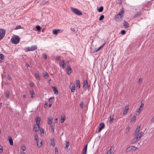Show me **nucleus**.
Wrapping results in <instances>:
<instances>
[{"instance_id": "f257e3e1", "label": "nucleus", "mask_w": 154, "mask_h": 154, "mask_svg": "<svg viewBox=\"0 0 154 154\" xmlns=\"http://www.w3.org/2000/svg\"><path fill=\"white\" fill-rule=\"evenodd\" d=\"M11 40L14 44H17L19 42L20 38L18 36H14L11 38Z\"/></svg>"}, {"instance_id": "f03ea898", "label": "nucleus", "mask_w": 154, "mask_h": 154, "mask_svg": "<svg viewBox=\"0 0 154 154\" xmlns=\"http://www.w3.org/2000/svg\"><path fill=\"white\" fill-rule=\"evenodd\" d=\"M71 9L72 11L76 15L81 16L82 14V13L79 10L74 8H71Z\"/></svg>"}, {"instance_id": "7ed1b4c3", "label": "nucleus", "mask_w": 154, "mask_h": 154, "mask_svg": "<svg viewBox=\"0 0 154 154\" xmlns=\"http://www.w3.org/2000/svg\"><path fill=\"white\" fill-rule=\"evenodd\" d=\"M134 137L133 139V141L134 142H136L140 140L141 137L140 135V134H138V133H137L134 134Z\"/></svg>"}, {"instance_id": "20e7f679", "label": "nucleus", "mask_w": 154, "mask_h": 154, "mask_svg": "<svg viewBox=\"0 0 154 154\" xmlns=\"http://www.w3.org/2000/svg\"><path fill=\"white\" fill-rule=\"evenodd\" d=\"M53 33L54 35H56L58 33H61L62 32L63 30L60 29H53Z\"/></svg>"}, {"instance_id": "39448f33", "label": "nucleus", "mask_w": 154, "mask_h": 154, "mask_svg": "<svg viewBox=\"0 0 154 154\" xmlns=\"http://www.w3.org/2000/svg\"><path fill=\"white\" fill-rule=\"evenodd\" d=\"M5 31L3 29H0V40L2 39L5 34Z\"/></svg>"}, {"instance_id": "423d86ee", "label": "nucleus", "mask_w": 154, "mask_h": 154, "mask_svg": "<svg viewBox=\"0 0 154 154\" xmlns=\"http://www.w3.org/2000/svg\"><path fill=\"white\" fill-rule=\"evenodd\" d=\"M105 127V125L103 123H101L99 124L98 125V133L100 132L101 130L103 128Z\"/></svg>"}, {"instance_id": "0eeeda50", "label": "nucleus", "mask_w": 154, "mask_h": 154, "mask_svg": "<svg viewBox=\"0 0 154 154\" xmlns=\"http://www.w3.org/2000/svg\"><path fill=\"white\" fill-rule=\"evenodd\" d=\"M83 87L85 89H86L87 88L89 89L90 88L89 85H88L87 80L84 81L83 82Z\"/></svg>"}, {"instance_id": "6e6552de", "label": "nucleus", "mask_w": 154, "mask_h": 154, "mask_svg": "<svg viewBox=\"0 0 154 154\" xmlns=\"http://www.w3.org/2000/svg\"><path fill=\"white\" fill-rule=\"evenodd\" d=\"M67 73L68 75H69L72 73V69L69 66H67L66 68Z\"/></svg>"}, {"instance_id": "1a4fd4ad", "label": "nucleus", "mask_w": 154, "mask_h": 154, "mask_svg": "<svg viewBox=\"0 0 154 154\" xmlns=\"http://www.w3.org/2000/svg\"><path fill=\"white\" fill-rule=\"evenodd\" d=\"M40 129V125L38 124H35L34 127V130L35 132L38 131Z\"/></svg>"}, {"instance_id": "9d476101", "label": "nucleus", "mask_w": 154, "mask_h": 154, "mask_svg": "<svg viewBox=\"0 0 154 154\" xmlns=\"http://www.w3.org/2000/svg\"><path fill=\"white\" fill-rule=\"evenodd\" d=\"M60 64L63 69H64L65 68L66 66V64L64 60L62 61H60Z\"/></svg>"}, {"instance_id": "9b49d317", "label": "nucleus", "mask_w": 154, "mask_h": 154, "mask_svg": "<svg viewBox=\"0 0 154 154\" xmlns=\"http://www.w3.org/2000/svg\"><path fill=\"white\" fill-rule=\"evenodd\" d=\"M37 146L38 147L40 148L42 146V142L41 139H39V140L36 142Z\"/></svg>"}, {"instance_id": "f8f14e48", "label": "nucleus", "mask_w": 154, "mask_h": 154, "mask_svg": "<svg viewBox=\"0 0 154 154\" xmlns=\"http://www.w3.org/2000/svg\"><path fill=\"white\" fill-rule=\"evenodd\" d=\"M129 106H127L125 107V108L124 111L123 112V114L124 115H126L127 114L128 111V110L129 109Z\"/></svg>"}, {"instance_id": "ddd939ff", "label": "nucleus", "mask_w": 154, "mask_h": 154, "mask_svg": "<svg viewBox=\"0 0 154 154\" xmlns=\"http://www.w3.org/2000/svg\"><path fill=\"white\" fill-rule=\"evenodd\" d=\"M35 122L36 123V124L39 125L41 121V118L40 117H37L35 119Z\"/></svg>"}, {"instance_id": "4468645a", "label": "nucleus", "mask_w": 154, "mask_h": 154, "mask_svg": "<svg viewBox=\"0 0 154 154\" xmlns=\"http://www.w3.org/2000/svg\"><path fill=\"white\" fill-rule=\"evenodd\" d=\"M52 88L53 90L54 94L56 95H57L58 94V91L57 88L55 87L52 86Z\"/></svg>"}, {"instance_id": "2eb2a0df", "label": "nucleus", "mask_w": 154, "mask_h": 154, "mask_svg": "<svg viewBox=\"0 0 154 154\" xmlns=\"http://www.w3.org/2000/svg\"><path fill=\"white\" fill-rule=\"evenodd\" d=\"M122 17L117 14L116 16L115 19L117 21H119L121 20Z\"/></svg>"}, {"instance_id": "dca6fc26", "label": "nucleus", "mask_w": 154, "mask_h": 154, "mask_svg": "<svg viewBox=\"0 0 154 154\" xmlns=\"http://www.w3.org/2000/svg\"><path fill=\"white\" fill-rule=\"evenodd\" d=\"M76 85L77 88H80V82L79 80H76Z\"/></svg>"}, {"instance_id": "f3484780", "label": "nucleus", "mask_w": 154, "mask_h": 154, "mask_svg": "<svg viewBox=\"0 0 154 154\" xmlns=\"http://www.w3.org/2000/svg\"><path fill=\"white\" fill-rule=\"evenodd\" d=\"M88 144L85 145L83 151V154H86L87 151V148Z\"/></svg>"}, {"instance_id": "a211bd4d", "label": "nucleus", "mask_w": 154, "mask_h": 154, "mask_svg": "<svg viewBox=\"0 0 154 154\" xmlns=\"http://www.w3.org/2000/svg\"><path fill=\"white\" fill-rule=\"evenodd\" d=\"M66 119V116L65 115L61 116V117L60 122L61 123H63Z\"/></svg>"}, {"instance_id": "6ab92c4d", "label": "nucleus", "mask_w": 154, "mask_h": 154, "mask_svg": "<svg viewBox=\"0 0 154 154\" xmlns=\"http://www.w3.org/2000/svg\"><path fill=\"white\" fill-rule=\"evenodd\" d=\"M140 126H137V128H136L134 134L138 133V132H139V131L140 130Z\"/></svg>"}, {"instance_id": "aec40b11", "label": "nucleus", "mask_w": 154, "mask_h": 154, "mask_svg": "<svg viewBox=\"0 0 154 154\" xmlns=\"http://www.w3.org/2000/svg\"><path fill=\"white\" fill-rule=\"evenodd\" d=\"M53 119L52 117L49 118L48 119V123L49 125H51Z\"/></svg>"}, {"instance_id": "412c9836", "label": "nucleus", "mask_w": 154, "mask_h": 154, "mask_svg": "<svg viewBox=\"0 0 154 154\" xmlns=\"http://www.w3.org/2000/svg\"><path fill=\"white\" fill-rule=\"evenodd\" d=\"M31 49L30 50H31V51H34L37 49V47L35 45H33L30 47Z\"/></svg>"}, {"instance_id": "4be33fe9", "label": "nucleus", "mask_w": 154, "mask_h": 154, "mask_svg": "<svg viewBox=\"0 0 154 154\" xmlns=\"http://www.w3.org/2000/svg\"><path fill=\"white\" fill-rule=\"evenodd\" d=\"M123 25L124 26H125V28L128 27L129 26V24L128 23H127L126 21H124V23H123Z\"/></svg>"}, {"instance_id": "5701e85b", "label": "nucleus", "mask_w": 154, "mask_h": 154, "mask_svg": "<svg viewBox=\"0 0 154 154\" xmlns=\"http://www.w3.org/2000/svg\"><path fill=\"white\" fill-rule=\"evenodd\" d=\"M75 89V85H73L71 88V90L72 92L74 93Z\"/></svg>"}, {"instance_id": "b1692460", "label": "nucleus", "mask_w": 154, "mask_h": 154, "mask_svg": "<svg viewBox=\"0 0 154 154\" xmlns=\"http://www.w3.org/2000/svg\"><path fill=\"white\" fill-rule=\"evenodd\" d=\"M30 94L31 95V97L33 98L34 97L33 95L35 94L33 90H30L29 91Z\"/></svg>"}, {"instance_id": "393cba45", "label": "nucleus", "mask_w": 154, "mask_h": 154, "mask_svg": "<svg viewBox=\"0 0 154 154\" xmlns=\"http://www.w3.org/2000/svg\"><path fill=\"white\" fill-rule=\"evenodd\" d=\"M51 144L53 146H55V143L54 140V139H51Z\"/></svg>"}, {"instance_id": "a878e982", "label": "nucleus", "mask_w": 154, "mask_h": 154, "mask_svg": "<svg viewBox=\"0 0 154 154\" xmlns=\"http://www.w3.org/2000/svg\"><path fill=\"white\" fill-rule=\"evenodd\" d=\"M9 141L10 144L11 146H13V140L12 138L11 137H9Z\"/></svg>"}, {"instance_id": "bb28decb", "label": "nucleus", "mask_w": 154, "mask_h": 154, "mask_svg": "<svg viewBox=\"0 0 154 154\" xmlns=\"http://www.w3.org/2000/svg\"><path fill=\"white\" fill-rule=\"evenodd\" d=\"M34 76L35 78L39 80L40 79L39 75L38 73H36L34 74Z\"/></svg>"}, {"instance_id": "cd10ccee", "label": "nucleus", "mask_w": 154, "mask_h": 154, "mask_svg": "<svg viewBox=\"0 0 154 154\" xmlns=\"http://www.w3.org/2000/svg\"><path fill=\"white\" fill-rule=\"evenodd\" d=\"M43 76L45 79H47L48 77V75L47 72H45L43 74Z\"/></svg>"}, {"instance_id": "c85d7f7f", "label": "nucleus", "mask_w": 154, "mask_h": 154, "mask_svg": "<svg viewBox=\"0 0 154 154\" xmlns=\"http://www.w3.org/2000/svg\"><path fill=\"white\" fill-rule=\"evenodd\" d=\"M51 131L52 132H54V128L55 127V124L51 125Z\"/></svg>"}, {"instance_id": "c756f323", "label": "nucleus", "mask_w": 154, "mask_h": 154, "mask_svg": "<svg viewBox=\"0 0 154 154\" xmlns=\"http://www.w3.org/2000/svg\"><path fill=\"white\" fill-rule=\"evenodd\" d=\"M5 96L6 97L8 98L9 97L10 93L8 91H6L5 93Z\"/></svg>"}, {"instance_id": "7c9ffc66", "label": "nucleus", "mask_w": 154, "mask_h": 154, "mask_svg": "<svg viewBox=\"0 0 154 154\" xmlns=\"http://www.w3.org/2000/svg\"><path fill=\"white\" fill-rule=\"evenodd\" d=\"M141 12H137L134 15V17L135 18H136L138 16H140L141 15Z\"/></svg>"}, {"instance_id": "2f4dec72", "label": "nucleus", "mask_w": 154, "mask_h": 154, "mask_svg": "<svg viewBox=\"0 0 154 154\" xmlns=\"http://www.w3.org/2000/svg\"><path fill=\"white\" fill-rule=\"evenodd\" d=\"M34 139L36 142L39 140V139H38V136L37 134L35 135L34 136Z\"/></svg>"}, {"instance_id": "473e14b6", "label": "nucleus", "mask_w": 154, "mask_h": 154, "mask_svg": "<svg viewBox=\"0 0 154 154\" xmlns=\"http://www.w3.org/2000/svg\"><path fill=\"white\" fill-rule=\"evenodd\" d=\"M142 109L139 107V108L137 109V111L136 112V114L137 115V113H138V114H139L140 112L142 110Z\"/></svg>"}, {"instance_id": "72a5a7b5", "label": "nucleus", "mask_w": 154, "mask_h": 154, "mask_svg": "<svg viewBox=\"0 0 154 154\" xmlns=\"http://www.w3.org/2000/svg\"><path fill=\"white\" fill-rule=\"evenodd\" d=\"M69 146V142H66V146L65 148L67 149L68 148V147Z\"/></svg>"}, {"instance_id": "f704fd0d", "label": "nucleus", "mask_w": 154, "mask_h": 154, "mask_svg": "<svg viewBox=\"0 0 154 154\" xmlns=\"http://www.w3.org/2000/svg\"><path fill=\"white\" fill-rule=\"evenodd\" d=\"M103 6L101 7L98 9V11L99 12H101L103 11Z\"/></svg>"}, {"instance_id": "c9c22d12", "label": "nucleus", "mask_w": 154, "mask_h": 154, "mask_svg": "<svg viewBox=\"0 0 154 154\" xmlns=\"http://www.w3.org/2000/svg\"><path fill=\"white\" fill-rule=\"evenodd\" d=\"M136 119V117L135 116H134L131 119V121L132 122L135 121Z\"/></svg>"}, {"instance_id": "e433bc0d", "label": "nucleus", "mask_w": 154, "mask_h": 154, "mask_svg": "<svg viewBox=\"0 0 154 154\" xmlns=\"http://www.w3.org/2000/svg\"><path fill=\"white\" fill-rule=\"evenodd\" d=\"M5 56L3 54H0V59L3 60Z\"/></svg>"}, {"instance_id": "4c0bfd02", "label": "nucleus", "mask_w": 154, "mask_h": 154, "mask_svg": "<svg viewBox=\"0 0 154 154\" xmlns=\"http://www.w3.org/2000/svg\"><path fill=\"white\" fill-rule=\"evenodd\" d=\"M104 18V16L103 15H101L99 18V20L100 21L102 20Z\"/></svg>"}, {"instance_id": "58836bf2", "label": "nucleus", "mask_w": 154, "mask_h": 154, "mask_svg": "<svg viewBox=\"0 0 154 154\" xmlns=\"http://www.w3.org/2000/svg\"><path fill=\"white\" fill-rule=\"evenodd\" d=\"M112 147H111L107 153H108L109 154H112L113 153L112 152Z\"/></svg>"}, {"instance_id": "ea45409f", "label": "nucleus", "mask_w": 154, "mask_h": 154, "mask_svg": "<svg viewBox=\"0 0 154 154\" xmlns=\"http://www.w3.org/2000/svg\"><path fill=\"white\" fill-rule=\"evenodd\" d=\"M22 28L21 26L20 25H18L16 26L15 28V29H20Z\"/></svg>"}, {"instance_id": "a19ab883", "label": "nucleus", "mask_w": 154, "mask_h": 154, "mask_svg": "<svg viewBox=\"0 0 154 154\" xmlns=\"http://www.w3.org/2000/svg\"><path fill=\"white\" fill-rule=\"evenodd\" d=\"M123 11H121L117 14L119 16L120 15L122 17V14H123Z\"/></svg>"}, {"instance_id": "79ce46f5", "label": "nucleus", "mask_w": 154, "mask_h": 154, "mask_svg": "<svg viewBox=\"0 0 154 154\" xmlns=\"http://www.w3.org/2000/svg\"><path fill=\"white\" fill-rule=\"evenodd\" d=\"M34 84L33 82H30L29 84V86L31 87H33L34 86Z\"/></svg>"}, {"instance_id": "37998d69", "label": "nucleus", "mask_w": 154, "mask_h": 154, "mask_svg": "<svg viewBox=\"0 0 154 154\" xmlns=\"http://www.w3.org/2000/svg\"><path fill=\"white\" fill-rule=\"evenodd\" d=\"M21 149H22L23 151H24L26 150V148L25 146H23L21 147Z\"/></svg>"}, {"instance_id": "c03bdc74", "label": "nucleus", "mask_w": 154, "mask_h": 154, "mask_svg": "<svg viewBox=\"0 0 154 154\" xmlns=\"http://www.w3.org/2000/svg\"><path fill=\"white\" fill-rule=\"evenodd\" d=\"M40 131L41 135L42 136L44 134V130L43 129H42L40 130Z\"/></svg>"}, {"instance_id": "a18cd8bd", "label": "nucleus", "mask_w": 154, "mask_h": 154, "mask_svg": "<svg viewBox=\"0 0 154 154\" xmlns=\"http://www.w3.org/2000/svg\"><path fill=\"white\" fill-rule=\"evenodd\" d=\"M126 33V31L124 30H122L121 31V33L122 34L124 35Z\"/></svg>"}, {"instance_id": "49530a36", "label": "nucleus", "mask_w": 154, "mask_h": 154, "mask_svg": "<svg viewBox=\"0 0 154 154\" xmlns=\"http://www.w3.org/2000/svg\"><path fill=\"white\" fill-rule=\"evenodd\" d=\"M36 29H37L38 31H39L41 29V27L39 26H37L36 27Z\"/></svg>"}, {"instance_id": "de8ad7c7", "label": "nucleus", "mask_w": 154, "mask_h": 154, "mask_svg": "<svg viewBox=\"0 0 154 154\" xmlns=\"http://www.w3.org/2000/svg\"><path fill=\"white\" fill-rule=\"evenodd\" d=\"M84 103L83 102H82L80 104V106L82 109L83 107Z\"/></svg>"}, {"instance_id": "09e8293b", "label": "nucleus", "mask_w": 154, "mask_h": 154, "mask_svg": "<svg viewBox=\"0 0 154 154\" xmlns=\"http://www.w3.org/2000/svg\"><path fill=\"white\" fill-rule=\"evenodd\" d=\"M43 57L44 59H46L47 58V54H44L43 55Z\"/></svg>"}, {"instance_id": "8fccbe9b", "label": "nucleus", "mask_w": 154, "mask_h": 154, "mask_svg": "<svg viewBox=\"0 0 154 154\" xmlns=\"http://www.w3.org/2000/svg\"><path fill=\"white\" fill-rule=\"evenodd\" d=\"M3 152V147L2 146H0V152L2 153Z\"/></svg>"}, {"instance_id": "3c124183", "label": "nucleus", "mask_w": 154, "mask_h": 154, "mask_svg": "<svg viewBox=\"0 0 154 154\" xmlns=\"http://www.w3.org/2000/svg\"><path fill=\"white\" fill-rule=\"evenodd\" d=\"M130 128V126L126 128V132H128L129 131Z\"/></svg>"}, {"instance_id": "603ef678", "label": "nucleus", "mask_w": 154, "mask_h": 154, "mask_svg": "<svg viewBox=\"0 0 154 154\" xmlns=\"http://www.w3.org/2000/svg\"><path fill=\"white\" fill-rule=\"evenodd\" d=\"M7 79L9 80H11L12 79L11 78V77L9 75H8L7 76Z\"/></svg>"}, {"instance_id": "864d4df0", "label": "nucleus", "mask_w": 154, "mask_h": 154, "mask_svg": "<svg viewBox=\"0 0 154 154\" xmlns=\"http://www.w3.org/2000/svg\"><path fill=\"white\" fill-rule=\"evenodd\" d=\"M143 101H141V105H140V106L139 107L141 108L142 107V106L143 105Z\"/></svg>"}, {"instance_id": "5fc2aeb1", "label": "nucleus", "mask_w": 154, "mask_h": 154, "mask_svg": "<svg viewBox=\"0 0 154 154\" xmlns=\"http://www.w3.org/2000/svg\"><path fill=\"white\" fill-rule=\"evenodd\" d=\"M31 48L30 47H27L26 48V49L28 51H31V50H30Z\"/></svg>"}, {"instance_id": "6e6d98bb", "label": "nucleus", "mask_w": 154, "mask_h": 154, "mask_svg": "<svg viewBox=\"0 0 154 154\" xmlns=\"http://www.w3.org/2000/svg\"><path fill=\"white\" fill-rule=\"evenodd\" d=\"M110 123H112V121H113V120L114 119L113 118H112L111 116L110 117Z\"/></svg>"}, {"instance_id": "4d7b16f0", "label": "nucleus", "mask_w": 154, "mask_h": 154, "mask_svg": "<svg viewBox=\"0 0 154 154\" xmlns=\"http://www.w3.org/2000/svg\"><path fill=\"white\" fill-rule=\"evenodd\" d=\"M143 134V132L142 131H141V132H140V133H138V134H140V135H141V136H142V135Z\"/></svg>"}, {"instance_id": "13d9d810", "label": "nucleus", "mask_w": 154, "mask_h": 154, "mask_svg": "<svg viewBox=\"0 0 154 154\" xmlns=\"http://www.w3.org/2000/svg\"><path fill=\"white\" fill-rule=\"evenodd\" d=\"M142 81V78H140L139 79V83H141Z\"/></svg>"}, {"instance_id": "bf43d9fd", "label": "nucleus", "mask_w": 154, "mask_h": 154, "mask_svg": "<svg viewBox=\"0 0 154 154\" xmlns=\"http://www.w3.org/2000/svg\"><path fill=\"white\" fill-rule=\"evenodd\" d=\"M106 42H104V43H103V45H102L100 46V47H101V48H103L104 47V45L106 44Z\"/></svg>"}, {"instance_id": "052dcab7", "label": "nucleus", "mask_w": 154, "mask_h": 154, "mask_svg": "<svg viewBox=\"0 0 154 154\" xmlns=\"http://www.w3.org/2000/svg\"><path fill=\"white\" fill-rule=\"evenodd\" d=\"M58 120L57 119H55L54 120L55 123H57V122Z\"/></svg>"}, {"instance_id": "680f3d73", "label": "nucleus", "mask_w": 154, "mask_h": 154, "mask_svg": "<svg viewBox=\"0 0 154 154\" xmlns=\"http://www.w3.org/2000/svg\"><path fill=\"white\" fill-rule=\"evenodd\" d=\"M52 98L51 97V98L49 99V101L50 102H51L52 101Z\"/></svg>"}, {"instance_id": "e2e57ef3", "label": "nucleus", "mask_w": 154, "mask_h": 154, "mask_svg": "<svg viewBox=\"0 0 154 154\" xmlns=\"http://www.w3.org/2000/svg\"><path fill=\"white\" fill-rule=\"evenodd\" d=\"M56 59L58 60H59L60 59V57L59 56H57L56 57Z\"/></svg>"}, {"instance_id": "0e129e2a", "label": "nucleus", "mask_w": 154, "mask_h": 154, "mask_svg": "<svg viewBox=\"0 0 154 154\" xmlns=\"http://www.w3.org/2000/svg\"><path fill=\"white\" fill-rule=\"evenodd\" d=\"M95 50L96 52H97L99 51L98 49L97 48H95Z\"/></svg>"}, {"instance_id": "69168bd1", "label": "nucleus", "mask_w": 154, "mask_h": 154, "mask_svg": "<svg viewBox=\"0 0 154 154\" xmlns=\"http://www.w3.org/2000/svg\"><path fill=\"white\" fill-rule=\"evenodd\" d=\"M130 148V147H128L126 150V152H128V149H129V148Z\"/></svg>"}, {"instance_id": "338daca9", "label": "nucleus", "mask_w": 154, "mask_h": 154, "mask_svg": "<svg viewBox=\"0 0 154 154\" xmlns=\"http://www.w3.org/2000/svg\"><path fill=\"white\" fill-rule=\"evenodd\" d=\"M26 65L27 67H29L30 66L29 64L28 63H26Z\"/></svg>"}, {"instance_id": "774afa93", "label": "nucleus", "mask_w": 154, "mask_h": 154, "mask_svg": "<svg viewBox=\"0 0 154 154\" xmlns=\"http://www.w3.org/2000/svg\"><path fill=\"white\" fill-rule=\"evenodd\" d=\"M70 29H71V30H72V31H74L75 30L73 28H70Z\"/></svg>"}]
</instances>
